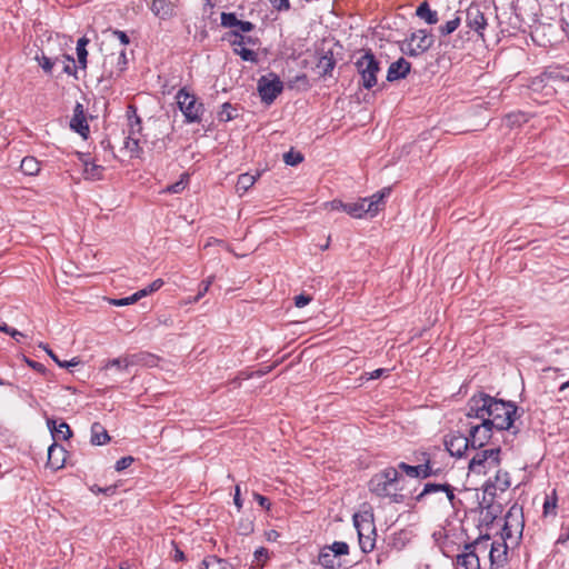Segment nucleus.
Here are the masks:
<instances>
[{"label": "nucleus", "mask_w": 569, "mask_h": 569, "mask_svg": "<svg viewBox=\"0 0 569 569\" xmlns=\"http://www.w3.org/2000/svg\"><path fill=\"white\" fill-rule=\"evenodd\" d=\"M446 450L453 457H462L471 448L468 436L462 433H449L443 440Z\"/></svg>", "instance_id": "2eb2a0df"}, {"label": "nucleus", "mask_w": 569, "mask_h": 569, "mask_svg": "<svg viewBox=\"0 0 569 569\" xmlns=\"http://www.w3.org/2000/svg\"><path fill=\"white\" fill-rule=\"evenodd\" d=\"M489 537H481L463 547V551L456 558V569H480L479 552L487 551Z\"/></svg>", "instance_id": "20e7f679"}, {"label": "nucleus", "mask_w": 569, "mask_h": 569, "mask_svg": "<svg viewBox=\"0 0 569 569\" xmlns=\"http://www.w3.org/2000/svg\"><path fill=\"white\" fill-rule=\"evenodd\" d=\"M239 23V19L236 17L234 13L230 12H222L221 13V26L223 28H236Z\"/></svg>", "instance_id": "49530a36"}, {"label": "nucleus", "mask_w": 569, "mask_h": 569, "mask_svg": "<svg viewBox=\"0 0 569 569\" xmlns=\"http://www.w3.org/2000/svg\"><path fill=\"white\" fill-rule=\"evenodd\" d=\"M139 138L137 136L132 137V138H127V141H126V147L127 149H129L130 151H137L139 149Z\"/></svg>", "instance_id": "bf43d9fd"}, {"label": "nucleus", "mask_w": 569, "mask_h": 569, "mask_svg": "<svg viewBox=\"0 0 569 569\" xmlns=\"http://www.w3.org/2000/svg\"><path fill=\"white\" fill-rule=\"evenodd\" d=\"M461 23V17L457 14L453 19L447 21L445 24L438 28L440 36L447 37L455 32Z\"/></svg>", "instance_id": "4c0bfd02"}, {"label": "nucleus", "mask_w": 569, "mask_h": 569, "mask_svg": "<svg viewBox=\"0 0 569 569\" xmlns=\"http://www.w3.org/2000/svg\"><path fill=\"white\" fill-rule=\"evenodd\" d=\"M47 425H48V428L50 429L54 440H68L69 438L72 437V431H71L69 425L64 421L60 422L57 426L56 420L48 419Z\"/></svg>", "instance_id": "b1692460"}, {"label": "nucleus", "mask_w": 569, "mask_h": 569, "mask_svg": "<svg viewBox=\"0 0 569 569\" xmlns=\"http://www.w3.org/2000/svg\"><path fill=\"white\" fill-rule=\"evenodd\" d=\"M36 60L39 62L40 67L47 73H50L52 71L54 63L58 62V61H56V59L52 60L51 58L44 56L43 53L41 56H37Z\"/></svg>", "instance_id": "09e8293b"}, {"label": "nucleus", "mask_w": 569, "mask_h": 569, "mask_svg": "<svg viewBox=\"0 0 569 569\" xmlns=\"http://www.w3.org/2000/svg\"><path fill=\"white\" fill-rule=\"evenodd\" d=\"M311 301V297L308 295H299L295 297V305L298 308L307 306Z\"/></svg>", "instance_id": "4d7b16f0"}, {"label": "nucleus", "mask_w": 569, "mask_h": 569, "mask_svg": "<svg viewBox=\"0 0 569 569\" xmlns=\"http://www.w3.org/2000/svg\"><path fill=\"white\" fill-rule=\"evenodd\" d=\"M257 177L250 173H242L238 177V181L236 184L237 191L239 193L247 192L256 182Z\"/></svg>", "instance_id": "f704fd0d"}, {"label": "nucleus", "mask_w": 569, "mask_h": 569, "mask_svg": "<svg viewBox=\"0 0 569 569\" xmlns=\"http://www.w3.org/2000/svg\"><path fill=\"white\" fill-rule=\"evenodd\" d=\"M128 361L131 367L142 366V367H153L156 366L157 358L148 352H138L132 355H127Z\"/></svg>", "instance_id": "a878e982"}, {"label": "nucleus", "mask_w": 569, "mask_h": 569, "mask_svg": "<svg viewBox=\"0 0 569 569\" xmlns=\"http://www.w3.org/2000/svg\"><path fill=\"white\" fill-rule=\"evenodd\" d=\"M353 523L358 531L360 549L366 553L372 551L376 542L375 537H372L376 536L372 520H369L365 516H362L360 520L359 515H355Z\"/></svg>", "instance_id": "9b49d317"}, {"label": "nucleus", "mask_w": 569, "mask_h": 569, "mask_svg": "<svg viewBox=\"0 0 569 569\" xmlns=\"http://www.w3.org/2000/svg\"><path fill=\"white\" fill-rule=\"evenodd\" d=\"M545 79H548L552 86L558 82H569V70L561 67L549 68L545 71Z\"/></svg>", "instance_id": "c85d7f7f"}, {"label": "nucleus", "mask_w": 569, "mask_h": 569, "mask_svg": "<svg viewBox=\"0 0 569 569\" xmlns=\"http://www.w3.org/2000/svg\"><path fill=\"white\" fill-rule=\"evenodd\" d=\"M238 28L237 31H239L240 33L241 32H250L254 29V24L250 21H241L239 20V23L238 26L236 27Z\"/></svg>", "instance_id": "13d9d810"}, {"label": "nucleus", "mask_w": 569, "mask_h": 569, "mask_svg": "<svg viewBox=\"0 0 569 569\" xmlns=\"http://www.w3.org/2000/svg\"><path fill=\"white\" fill-rule=\"evenodd\" d=\"M271 4L279 11L289 10V0H270Z\"/></svg>", "instance_id": "e2e57ef3"}, {"label": "nucleus", "mask_w": 569, "mask_h": 569, "mask_svg": "<svg viewBox=\"0 0 569 569\" xmlns=\"http://www.w3.org/2000/svg\"><path fill=\"white\" fill-rule=\"evenodd\" d=\"M356 68L361 77L363 88L371 89L377 84V73L380 71L379 61L368 50L356 61Z\"/></svg>", "instance_id": "0eeeda50"}, {"label": "nucleus", "mask_w": 569, "mask_h": 569, "mask_svg": "<svg viewBox=\"0 0 569 569\" xmlns=\"http://www.w3.org/2000/svg\"><path fill=\"white\" fill-rule=\"evenodd\" d=\"M411 64L405 58H399L389 66L387 80L393 82L407 77L410 72Z\"/></svg>", "instance_id": "aec40b11"}, {"label": "nucleus", "mask_w": 569, "mask_h": 569, "mask_svg": "<svg viewBox=\"0 0 569 569\" xmlns=\"http://www.w3.org/2000/svg\"><path fill=\"white\" fill-rule=\"evenodd\" d=\"M110 368H116L118 371H121V372L129 371L130 365H129L127 355L121 356L119 358L107 360L106 363L103 365L102 369L108 370Z\"/></svg>", "instance_id": "72a5a7b5"}, {"label": "nucleus", "mask_w": 569, "mask_h": 569, "mask_svg": "<svg viewBox=\"0 0 569 569\" xmlns=\"http://www.w3.org/2000/svg\"><path fill=\"white\" fill-rule=\"evenodd\" d=\"M20 169L24 174L34 176L40 171V162L33 157L22 159Z\"/></svg>", "instance_id": "473e14b6"}, {"label": "nucleus", "mask_w": 569, "mask_h": 569, "mask_svg": "<svg viewBox=\"0 0 569 569\" xmlns=\"http://www.w3.org/2000/svg\"><path fill=\"white\" fill-rule=\"evenodd\" d=\"M416 16L427 24H436L439 21L438 12L432 10L427 1L417 7Z\"/></svg>", "instance_id": "bb28decb"}, {"label": "nucleus", "mask_w": 569, "mask_h": 569, "mask_svg": "<svg viewBox=\"0 0 569 569\" xmlns=\"http://www.w3.org/2000/svg\"><path fill=\"white\" fill-rule=\"evenodd\" d=\"M234 53L240 56L244 61H258V54L253 50L247 49L246 47H234Z\"/></svg>", "instance_id": "a18cd8bd"}, {"label": "nucleus", "mask_w": 569, "mask_h": 569, "mask_svg": "<svg viewBox=\"0 0 569 569\" xmlns=\"http://www.w3.org/2000/svg\"><path fill=\"white\" fill-rule=\"evenodd\" d=\"M500 448H490L476 452L470 459L468 469L472 473L486 475L500 463Z\"/></svg>", "instance_id": "423d86ee"}, {"label": "nucleus", "mask_w": 569, "mask_h": 569, "mask_svg": "<svg viewBox=\"0 0 569 569\" xmlns=\"http://www.w3.org/2000/svg\"><path fill=\"white\" fill-rule=\"evenodd\" d=\"M73 111L74 113L70 121L71 129L80 133L82 137H87V133L89 132V126L83 113L82 104L77 103Z\"/></svg>", "instance_id": "4be33fe9"}, {"label": "nucleus", "mask_w": 569, "mask_h": 569, "mask_svg": "<svg viewBox=\"0 0 569 569\" xmlns=\"http://www.w3.org/2000/svg\"><path fill=\"white\" fill-rule=\"evenodd\" d=\"M233 502L237 506L238 510H240L242 508V500L240 498V487L239 486L236 487Z\"/></svg>", "instance_id": "69168bd1"}, {"label": "nucleus", "mask_w": 569, "mask_h": 569, "mask_svg": "<svg viewBox=\"0 0 569 569\" xmlns=\"http://www.w3.org/2000/svg\"><path fill=\"white\" fill-rule=\"evenodd\" d=\"M489 559L491 566H496L497 568L503 566L507 561V545L503 541H489Z\"/></svg>", "instance_id": "412c9836"}, {"label": "nucleus", "mask_w": 569, "mask_h": 569, "mask_svg": "<svg viewBox=\"0 0 569 569\" xmlns=\"http://www.w3.org/2000/svg\"><path fill=\"white\" fill-rule=\"evenodd\" d=\"M133 461H134V459L131 456L122 457L121 459H119L116 462L114 468L117 471H122V470L127 469L128 467H130Z\"/></svg>", "instance_id": "603ef678"}, {"label": "nucleus", "mask_w": 569, "mask_h": 569, "mask_svg": "<svg viewBox=\"0 0 569 569\" xmlns=\"http://www.w3.org/2000/svg\"><path fill=\"white\" fill-rule=\"evenodd\" d=\"M511 486L510 477L507 471L498 470L495 479L488 480L485 486V492L495 496L496 490H500L501 492H505L509 487Z\"/></svg>", "instance_id": "a211bd4d"}, {"label": "nucleus", "mask_w": 569, "mask_h": 569, "mask_svg": "<svg viewBox=\"0 0 569 569\" xmlns=\"http://www.w3.org/2000/svg\"><path fill=\"white\" fill-rule=\"evenodd\" d=\"M66 449L61 445L54 442L48 448L47 465L54 470L61 469L66 463Z\"/></svg>", "instance_id": "6ab92c4d"}, {"label": "nucleus", "mask_w": 569, "mask_h": 569, "mask_svg": "<svg viewBox=\"0 0 569 569\" xmlns=\"http://www.w3.org/2000/svg\"><path fill=\"white\" fill-rule=\"evenodd\" d=\"M336 557L348 555L349 546L343 541H336L331 546L327 547Z\"/></svg>", "instance_id": "de8ad7c7"}, {"label": "nucleus", "mask_w": 569, "mask_h": 569, "mask_svg": "<svg viewBox=\"0 0 569 569\" xmlns=\"http://www.w3.org/2000/svg\"><path fill=\"white\" fill-rule=\"evenodd\" d=\"M127 53L124 49L107 54L103 60V77H119L127 68Z\"/></svg>", "instance_id": "f8f14e48"}, {"label": "nucleus", "mask_w": 569, "mask_h": 569, "mask_svg": "<svg viewBox=\"0 0 569 569\" xmlns=\"http://www.w3.org/2000/svg\"><path fill=\"white\" fill-rule=\"evenodd\" d=\"M557 492L556 490L552 491L551 496H547L545 502H543V515H556V508H557Z\"/></svg>", "instance_id": "37998d69"}, {"label": "nucleus", "mask_w": 569, "mask_h": 569, "mask_svg": "<svg viewBox=\"0 0 569 569\" xmlns=\"http://www.w3.org/2000/svg\"><path fill=\"white\" fill-rule=\"evenodd\" d=\"M163 280L162 279H156L154 281H152L147 288L144 289H141L140 291H144L146 292V296L152 293V292H156L158 291L162 286H163Z\"/></svg>", "instance_id": "864d4df0"}, {"label": "nucleus", "mask_w": 569, "mask_h": 569, "mask_svg": "<svg viewBox=\"0 0 569 569\" xmlns=\"http://www.w3.org/2000/svg\"><path fill=\"white\" fill-rule=\"evenodd\" d=\"M399 481V472L397 468L388 467L376 473L369 481V490L371 493L380 498H393L397 500V491Z\"/></svg>", "instance_id": "f03ea898"}, {"label": "nucleus", "mask_w": 569, "mask_h": 569, "mask_svg": "<svg viewBox=\"0 0 569 569\" xmlns=\"http://www.w3.org/2000/svg\"><path fill=\"white\" fill-rule=\"evenodd\" d=\"M177 3L173 0H153L151 3L152 13L161 20H168L176 16Z\"/></svg>", "instance_id": "f3484780"}, {"label": "nucleus", "mask_w": 569, "mask_h": 569, "mask_svg": "<svg viewBox=\"0 0 569 569\" xmlns=\"http://www.w3.org/2000/svg\"><path fill=\"white\" fill-rule=\"evenodd\" d=\"M443 491L447 495L448 500L452 503L456 499L453 487L449 483H426L423 490L417 496V500L420 501L426 495Z\"/></svg>", "instance_id": "5701e85b"}, {"label": "nucleus", "mask_w": 569, "mask_h": 569, "mask_svg": "<svg viewBox=\"0 0 569 569\" xmlns=\"http://www.w3.org/2000/svg\"><path fill=\"white\" fill-rule=\"evenodd\" d=\"M569 540V523L568 525H562L561 527V533L559 535L558 539H557V543H566L567 541Z\"/></svg>", "instance_id": "6e6d98bb"}, {"label": "nucleus", "mask_w": 569, "mask_h": 569, "mask_svg": "<svg viewBox=\"0 0 569 569\" xmlns=\"http://www.w3.org/2000/svg\"><path fill=\"white\" fill-rule=\"evenodd\" d=\"M335 66L336 61L333 59L332 52L330 51L320 56L317 62V69L319 70V73L323 77L330 76Z\"/></svg>", "instance_id": "c756f323"}, {"label": "nucleus", "mask_w": 569, "mask_h": 569, "mask_svg": "<svg viewBox=\"0 0 569 569\" xmlns=\"http://www.w3.org/2000/svg\"><path fill=\"white\" fill-rule=\"evenodd\" d=\"M253 497H254L256 501H257V502H258L262 508H264V509H267V510H269V509H270L271 503H270V501H269V499H268L267 497H264V496H262V495H260V493H257V492H254V493H253Z\"/></svg>", "instance_id": "052dcab7"}, {"label": "nucleus", "mask_w": 569, "mask_h": 569, "mask_svg": "<svg viewBox=\"0 0 569 569\" xmlns=\"http://www.w3.org/2000/svg\"><path fill=\"white\" fill-rule=\"evenodd\" d=\"M186 188L183 180H180L173 184L168 186L167 191L170 193H179Z\"/></svg>", "instance_id": "680f3d73"}, {"label": "nucleus", "mask_w": 569, "mask_h": 569, "mask_svg": "<svg viewBox=\"0 0 569 569\" xmlns=\"http://www.w3.org/2000/svg\"><path fill=\"white\" fill-rule=\"evenodd\" d=\"M417 461L421 462L417 466H410L406 462H400L397 467L398 471H403L407 476L411 478H421L426 479L431 476H438L441 471L440 468L433 469L430 460V456L428 452H421L417 458Z\"/></svg>", "instance_id": "9d476101"}, {"label": "nucleus", "mask_w": 569, "mask_h": 569, "mask_svg": "<svg viewBox=\"0 0 569 569\" xmlns=\"http://www.w3.org/2000/svg\"><path fill=\"white\" fill-rule=\"evenodd\" d=\"M143 297H146L144 291H137L136 293H133L127 298L113 299V300H111V303L114 306H119V307L128 306V305H132V303L137 302L138 300H140Z\"/></svg>", "instance_id": "c03bdc74"}, {"label": "nucleus", "mask_w": 569, "mask_h": 569, "mask_svg": "<svg viewBox=\"0 0 569 569\" xmlns=\"http://www.w3.org/2000/svg\"><path fill=\"white\" fill-rule=\"evenodd\" d=\"M432 46V34L425 29H419L410 34L401 50L410 57H418L428 51Z\"/></svg>", "instance_id": "6e6552de"}, {"label": "nucleus", "mask_w": 569, "mask_h": 569, "mask_svg": "<svg viewBox=\"0 0 569 569\" xmlns=\"http://www.w3.org/2000/svg\"><path fill=\"white\" fill-rule=\"evenodd\" d=\"M91 443L94 446H101L110 441V436L107 430L99 423L94 422L91 426Z\"/></svg>", "instance_id": "2f4dec72"}, {"label": "nucleus", "mask_w": 569, "mask_h": 569, "mask_svg": "<svg viewBox=\"0 0 569 569\" xmlns=\"http://www.w3.org/2000/svg\"><path fill=\"white\" fill-rule=\"evenodd\" d=\"M480 423L471 426L468 435L472 449H480L488 443L492 437L493 427L483 419H479Z\"/></svg>", "instance_id": "ddd939ff"}, {"label": "nucleus", "mask_w": 569, "mask_h": 569, "mask_svg": "<svg viewBox=\"0 0 569 569\" xmlns=\"http://www.w3.org/2000/svg\"><path fill=\"white\" fill-rule=\"evenodd\" d=\"M176 100L187 122L191 123L201 121V117L204 111L203 103L199 102L197 97L190 93L187 88H181L177 92Z\"/></svg>", "instance_id": "39448f33"}, {"label": "nucleus", "mask_w": 569, "mask_h": 569, "mask_svg": "<svg viewBox=\"0 0 569 569\" xmlns=\"http://www.w3.org/2000/svg\"><path fill=\"white\" fill-rule=\"evenodd\" d=\"M213 279L214 277L213 276H210L209 278H207L206 280H203L201 283H200V287H199V292L198 295L194 297V301H199L209 290L210 286L212 284L213 282Z\"/></svg>", "instance_id": "3c124183"}, {"label": "nucleus", "mask_w": 569, "mask_h": 569, "mask_svg": "<svg viewBox=\"0 0 569 569\" xmlns=\"http://www.w3.org/2000/svg\"><path fill=\"white\" fill-rule=\"evenodd\" d=\"M229 34L231 37H233V40L231 41V43L234 47H244V44H252V46H254L257 43V39H254L252 37H249V36H243L242 33H240L237 30L230 31Z\"/></svg>", "instance_id": "58836bf2"}, {"label": "nucleus", "mask_w": 569, "mask_h": 569, "mask_svg": "<svg viewBox=\"0 0 569 569\" xmlns=\"http://www.w3.org/2000/svg\"><path fill=\"white\" fill-rule=\"evenodd\" d=\"M336 555L325 547L319 553V563L326 569H333L336 566Z\"/></svg>", "instance_id": "e433bc0d"}, {"label": "nucleus", "mask_w": 569, "mask_h": 569, "mask_svg": "<svg viewBox=\"0 0 569 569\" xmlns=\"http://www.w3.org/2000/svg\"><path fill=\"white\" fill-rule=\"evenodd\" d=\"M303 156L300 152L289 151L283 154V161L288 166H297L302 162Z\"/></svg>", "instance_id": "8fccbe9b"}, {"label": "nucleus", "mask_w": 569, "mask_h": 569, "mask_svg": "<svg viewBox=\"0 0 569 569\" xmlns=\"http://www.w3.org/2000/svg\"><path fill=\"white\" fill-rule=\"evenodd\" d=\"M385 371H386L385 369H376V370H373L372 372L369 373L368 380L380 378L383 375Z\"/></svg>", "instance_id": "774afa93"}, {"label": "nucleus", "mask_w": 569, "mask_h": 569, "mask_svg": "<svg viewBox=\"0 0 569 569\" xmlns=\"http://www.w3.org/2000/svg\"><path fill=\"white\" fill-rule=\"evenodd\" d=\"M518 407L511 401H503L479 392L473 395L467 403L468 418L483 419L489 422L496 430H510L513 428L515 417Z\"/></svg>", "instance_id": "f257e3e1"}, {"label": "nucleus", "mask_w": 569, "mask_h": 569, "mask_svg": "<svg viewBox=\"0 0 569 569\" xmlns=\"http://www.w3.org/2000/svg\"><path fill=\"white\" fill-rule=\"evenodd\" d=\"M113 36H116L120 40V42L124 46L128 44L130 41L127 33L121 30H113Z\"/></svg>", "instance_id": "0e129e2a"}, {"label": "nucleus", "mask_w": 569, "mask_h": 569, "mask_svg": "<svg viewBox=\"0 0 569 569\" xmlns=\"http://www.w3.org/2000/svg\"><path fill=\"white\" fill-rule=\"evenodd\" d=\"M253 561L251 568L253 569H262L263 563L269 559L268 549L260 547L253 553Z\"/></svg>", "instance_id": "a19ab883"}, {"label": "nucleus", "mask_w": 569, "mask_h": 569, "mask_svg": "<svg viewBox=\"0 0 569 569\" xmlns=\"http://www.w3.org/2000/svg\"><path fill=\"white\" fill-rule=\"evenodd\" d=\"M465 20L467 27L483 39V31L487 27V18L481 6L478 3H471L466 10Z\"/></svg>", "instance_id": "4468645a"}, {"label": "nucleus", "mask_w": 569, "mask_h": 569, "mask_svg": "<svg viewBox=\"0 0 569 569\" xmlns=\"http://www.w3.org/2000/svg\"><path fill=\"white\" fill-rule=\"evenodd\" d=\"M236 109L231 103L226 102L221 106V110L218 112V118L220 121L227 122L236 118Z\"/></svg>", "instance_id": "79ce46f5"}, {"label": "nucleus", "mask_w": 569, "mask_h": 569, "mask_svg": "<svg viewBox=\"0 0 569 569\" xmlns=\"http://www.w3.org/2000/svg\"><path fill=\"white\" fill-rule=\"evenodd\" d=\"M127 117L129 121V138L140 136L142 131L141 119L137 114V109L133 106L128 107Z\"/></svg>", "instance_id": "cd10ccee"}, {"label": "nucleus", "mask_w": 569, "mask_h": 569, "mask_svg": "<svg viewBox=\"0 0 569 569\" xmlns=\"http://www.w3.org/2000/svg\"><path fill=\"white\" fill-rule=\"evenodd\" d=\"M79 67L82 69L87 68L88 51L87 48L76 49Z\"/></svg>", "instance_id": "5fc2aeb1"}, {"label": "nucleus", "mask_w": 569, "mask_h": 569, "mask_svg": "<svg viewBox=\"0 0 569 569\" xmlns=\"http://www.w3.org/2000/svg\"><path fill=\"white\" fill-rule=\"evenodd\" d=\"M42 348L50 357L51 359L61 368H69L74 367L80 363V360L78 358H72L70 361H61L51 349H49L48 345L40 343L39 346Z\"/></svg>", "instance_id": "ea45409f"}, {"label": "nucleus", "mask_w": 569, "mask_h": 569, "mask_svg": "<svg viewBox=\"0 0 569 569\" xmlns=\"http://www.w3.org/2000/svg\"><path fill=\"white\" fill-rule=\"evenodd\" d=\"M529 89L532 94H538L546 99L556 94V88L548 79H545V72L531 80Z\"/></svg>", "instance_id": "dca6fc26"}, {"label": "nucleus", "mask_w": 569, "mask_h": 569, "mask_svg": "<svg viewBox=\"0 0 569 569\" xmlns=\"http://www.w3.org/2000/svg\"><path fill=\"white\" fill-rule=\"evenodd\" d=\"M257 89L261 101L269 106L282 92L283 82L280 80L279 76L270 72L259 78Z\"/></svg>", "instance_id": "1a4fd4ad"}, {"label": "nucleus", "mask_w": 569, "mask_h": 569, "mask_svg": "<svg viewBox=\"0 0 569 569\" xmlns=\"http://www.w3.org/2000/svg\"><path fill=\"white\" fill-rule=\"evenodd\" d=\"M104 168L100 164L83 160V174L87 180L97 181L102 179Z\"/></svg>", "instance_id": "7c9ffc66"}, {"label": "nucleus", "mask_w": 569, "mask_h": 569, "mask_svg": "<svg viewBox=\"0 0 569 569\" xmlns=\"http://www.w3.org/2000/svg\"><path fill=\"white\" fill-rule=\"evenodd\" d=\"M390 189L386 188L370 198H363L360 201L347 203L343 211L353 218H362L365 214L376 216L385 206V197L389 194Z\"/></svg>", "instance_id": "7ed1b4c3"}, {"label": "nucleus", "mask_w": 569, "mask_h": 569, "mask_svg": "<svg viewBox=\"0 0 569 569\" xmlns=\"http://www.w3.org/2000/svg\"><path fill=\"white\" fill-rule=\"evenodd\" d=\"M508 120L512 124H520L522 121H526L523 119V114H510V116H508Z\"/></svg>", "instance_id": "338daca9"}, {"label": "nucleus", "mask_w": 569, "mask_h": 569, "mask_svg": "<svg viewBox=\"0 0 569 569\" xmlns=\"http://www.w3.org/2000/svg\"><path fill=\"white\" fill-rule=\"evenodd\" d=\"M236 565L229 560L219 558L217 556H207L202 562L200 569H236Z\"/></svg>", "instance_id": "393cba45"}, {"label": "nucleus", "mask_w": 569, "mask_h": 569, "mask_svg": "<svg viewBox=\"0 0 569 569\" xmlns=\"http://www.w3.org/2000/svg\"><path fill=\"white\" fill-rule=\"evenodd\" d=\"M57 63L62 64V71L69 76L77 74V67L73 57L69 54H63L61 58H56Z\"/></svg>", "instance_id": "c9c22d12"}]
</instances>
